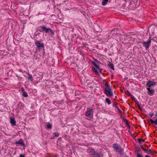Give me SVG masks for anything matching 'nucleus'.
<instances>
[{
	"mask_svg": "<svg viewBox=\"0 0 157 157\" xmlns=\"http://www.w3.org/2000/svg\"><path fill=\"white\" fill-rule=\"evenodd\" d=\"M138 141H139V142L140 143H141V142H145V140L141 138H139L138 139Z\"/></svg>",
	"mask_w": 157,
	"mask_h": 157,
	"instance_id": "obj_25",
	"label": "nucleus"
},
{
	"mask_svg": "<svg viewBox=\"0 0 157 157\" xmlns=\"http://www.w3.org/2000/svg\"><path fill=\"white\" fill-rule=\"evenodd\" d=\"M105 101L109 105H110L111 103L110 100L109 98H106Z\"/></svg>",
	"mask_w": 157,
	"mask_h": 157,
	"instance_id": "obj_21",
	"label": "nucleus"
},
{
	"mask_svg": "<svg viewBox=\"0 0 157 157\" xmlns=\"http://www.w3.org/2000/svg\"><path fill=\"white\" fill-rule=\"evenodd\" d=\"M92 70L97 75L99 74L98 70L96 68L94 67H92Z\"/></svg>",
	"mask_w": 157,
	"mask_h": 157,
	"instance_id": "obj_15",
	"label": "nucleus"
},
{
	"mask_svg": "<svg viewBox=\"0 0 157 157\" xmlns=\"http://www.w3.org/2000/svg\"><path fill=\"white\" fill-rule=\"evenodd\" d=\"M155 30V26L154 25H151L149 27L147 32L150 35L152 36L154 35V32Z\"/></svg>",
	"mask_w": 157,
	"mask_h": 157,
	"instance_id": "obj_6",
	"label": "nucleus"
},
{
	"mask_svg": "<svg viewBox=\"0 0 157 157\" xmlns=\"http://www.w3.org/2000/svg\"><path fill=\"white\" fill-rule=\"evenodd\" d=\"M124 122L125 123H127L128 122V121L127 119H125L124 120Z\"/></svg>",
	"mask_w": 157,
	"mask_h": 157,
	"instance_id": "obj_32",
	"label": "nucleus"
},
{
	"mask_svg": "<svg viewBox=\"0 0 157 157\" xmlns=\"http://www.w3.org/2000/svg\"><path fill=\"white\" fill-rule=\"evenodd\" d=\"M103 155L101 153H99L98 152H97L95 155L93 157H102Z\"/></svg>",
	"mask_w": 157,
	"mask_h": 157,
	"instance_id": "obj_13",
	"label": "nucleus"
},
{
	"mask_svg": "<svg viewBox=\"0 0 157 157\" xmlns=\"http://www.w3.org/2000/svg\"><path fill=\"white\" fill-rule=\"evenodd\" d=\"M136 157H143V156L142 155L140 154L139 153H137V154Z\"/></svg>",
	"mask_w": 157,
	"mask_h": 157,
	"instance_id": "obj_28",
	"label": "nucleus"
},
{
	"mask_svg": "<svg viewBox=\"0 0 157 157\" xmlns=\"http://www.w3.org/2000/svg\"><path fill=\"white\" fill-rule=\"evenodd\" d=\"M151 43V40H149L147 42H144L143 43V45L145 47V48L147 49L149 48Z\"/></svg>",
	"mask_w": 157,
	"mask_h": 157,
	"instance_id": "obj_8",
	"label": "nucleus"
},
{
	"mask_svg": "<svg viewBox=\"0 0 157 157\" xmlns=\"http://www.w3.org/2000/svg\"><path fill=\"white\" fill-rule=\"evenodd\" d=\"M94 61H92V63H95L96 64H99L100 63V62L97 59H94Z\"/></svg>",
	"mask_w": 157,
	"mask_h": 157,
	"instance_id": "obj_22",
	"label": "nucleus"
},
{
	"mask_svg": "<svg viewBox=\"0 0 157 157\" xmlns=\"http://www.w3.org/2000/svg\"><path fill=\"white\" fill-rule=\"evenodd\" d=\"M156 82L152 81H149L147 83L146 85L149 87H150L152 86L155 85Z\"/></svg>",
	"mask_w": 157,
	"mask_h": 157,
	"instance_id": "obj_7",
	"label": "nucleus"
},
{
	"mask_svg": "<svg viewBox=\"0 0 157 157\" xmlns=\"http://www.w3.org/2000/svg\"><path fill=\"white\" fill-rule=\"evenodd\" d=\"M137 106L140 105L139 103H138L137 104Z\"/></svg>",
	"mask_w": 157,
	"mask_h": 157,
	"instance_id": "obj_36",
	"label": "nucleus"
},
{
	"mask_svg": "<svg viewBox=\"0 0 157 157\" xmlns=\"http://www.w3.org/2000/svg\"><path fill=\"white\" fill-rule=\"evenodd\" d=\"M138 108H139V109L141 110V111H142V108L140 106H138Z\"/></svg>",
	"mask_w": 157,
	"mask_h": 157,
	"instance_id": "obj_30",
	"label": "nucleus"
},
{
	"mask_svg": "<svg viewBox=\"0 0 157 157\" xmlns=\"http://www.w3.org/2000/svg\"><path fill=\"white\" fill-rule=\"evenodd\" d=\"M40 28L42 30H39V31L40 32H44L46 33H48L49 32H50L51 33L54 34V33L53 31L50 28H47L46 27H45L44 25H42L40 26Z\"/></svg>",
	"mask_w": 157,
	"mask_h": 157,
	"instance_id": "obj_3",
	"label": "nucleus"
},
{
	"mask_svg": "<svg viewBox=\"0 0 157 157\" xmlns=\"http://www.w3.org/2000/svg\"><path fill=\"white\" fill-rule=\"evenodd\" d=\"M142 149L145 152L147 151V152L149 154H151L154 153L155 152H156L150 149H145L143 147H141Z\"/></svg>",
	"mask_w": 157,
	"mask_h": 157,
	"instance_id": "obj_11",
	"label": "nucleus"
},
{
	"mask_svg": "<svg viewBox=\"0 0 157 157\" xmlns=\"http://www.w3.org/2000/svg\"><path fill=\"white\" fill-rule=\"evenodd\" d=\"M23 92L22 93L23 96H24L25 98L27 97L28 96V95L27 93L24 91V89H23Z\"/></svg>",
	"mask_w": 157,
	"mask_h": 157,
	"instance_id": "obj_18",
	"label": "nucleus"
},
{
	"mask_svg": "<svg viewBox=\"0 0 157 157\" xmlns=\"http://www.w3.org/2000/svg\"><path fill=\"white\" fill-rule=\"evenodd\" d=\"M135 98H134L133 99L134 100V101L135 102V103L136 104H137L139 103L136 100H135Z\"/></svg>",
	"mask_w": 157,
	"mask_h": 157,
	"instance_id": "obj_29",
	"label": "nucleus"
},
{
	"mask_svg": "<svg viewBox=\"0 0 157 157\" xmlns=\"http://www.w3.org/2000/svg\"><path fill=\"white\" fill-rule=\"evenodd\" d=\"M155 116H156L157 115V113H156L155 114Z\"/></svg>",
	"mask_w": 157,
	"mask_h": 157,
	"instance_id": "obj_38",
	"label": "nucleus"
},
{
	"mask_svg": "<svg viewBox=\"0 0 157 157\" xmlns=\"http://www.w3.org/2000/svg\"><path fill=\"white\" fill-rule=\"evenodd\" d=\"M53 134L54 136L57 137L59 136V134L58 132H54Z\"/></svg>",
	"mask_w": 157,
	"mask_h": 157,
	"instance_id": "obj_27",
	"label": "nucleus"
},
{
	"mask_svg": "<svg viewBox=\"0 0 157 157\" xmlns=\"http://www.w3.org/2000/svg\"><path fill=\"white\" fill-rule=\"evenodd\" d=\"M10 122L11 125L13 127L16 125V122L14 118L10 117Z\"/></svg>",
	"mask_w": 157,
	"mask_h": 157,
	"instance_id": "obj_10",
	"label": "nucleus"
},
{
	"mask_svg": "<svg viewBox=\"0 0 157 157\" xmlns=\"http://www.w3.org/2000/svg\"><path fill=\"white\" fill-rule=\"evenodd\" d=\"M145 157H150V156L148 155H145Z\"/></svg>",
	"mask_w": 157,
	"mask_h": 157,
	"instance_id": "obj_35",
	"label": "nucleus"
},
{
	"mask_svg": "<svg viewBox=\"0 0 157 157\" xmlns=\"http://www.w3.org/2000/svg\"><path fill=\"white\" fill-rule=\"evenodd\" d=\"M97 152L95 151L94 149H91L90 150V155H95Z\"/></svg>",
	"mask_w": 157,
	"mask_h": 157,
	"instance_id": "obj_16",
	"label": "nucleus"
},
{
	"mask_svg": "<svg viewBox=\"0 0 157 157\" xmlns=\"http://www.w3.org/2000/svg\"><path fill=\"white\" fill-rule=\"evenodd\" d=\"M153 115H154V113H150L151 117H152V116Z\"/></svg>",
	"mask_w": 157,
	"mask_h": 157,
	"instance_id": "obj_31",
	"label": "nucleus"
},
{
	"mask_svg": "<svg viewBox=\"0 0 157 157\" xmlns=\"http://www.w3.org/2000/svg\"><path fill=\"white\" fill-rule=\"evenodd\" d=\"M109 67L112 70H114V68L113 64L110 63L109 64Z\"/></svg>",
	"mask_w": 157,
	"mask_h": 157,
	"instance_id": "obj_24",
	"label": "nucleus"
},
{
	"mask_svg": "<svg viewBox=\"0 0 157 157\" xmlns=\"http://www.w3.org/2000/svg\"><path fill=\"white\" fill-rule=\"evenodd\" d=\"M145 147H148V146H147V145H145Z\"/></svg>",
	"mask_w": 157,
	"mask_h": 157,
	"instance_id": "obj_39",
	"label": "nucleus"
},
{
	"mask_svg": "<svg viewBox=\"0 0 157 157\" xmlns=\"http://www.w3.org/2000/svg\"><path fill=\"white\" fill-rule=\"evenodd\" d=\"M147 90L148 91L147 92V94L150 96H152L153 95L155 92L154 89H151L149 88H147Z\"/></svg>",
	"mask_w": 157,
	"mask_h": 157,
	"instance_id": "obj_9",
	"label": "nucleus"
},
{
	"mask_svg": "<svg viewBox=\"0 0 157 157\" xmlns=\"http://www.w3.org/2000/svg\"><path fill=\"white\" fill-rule=\"evenodd\" d=\"M47 128L49 129H51L52 128V125L51 124H48L47 126Z\"/></svg>",
	"mask_w": 157,
	"mask_h": 157,
	"instance_id": "obj_26",
	"label": "nucleus"
},
{
	"mask_svg": "<svg viewBox=\"0 0 157 157\" xmlns=\"http://www.w3.org/2000/svg\"><path fill=\"white\" fill-rule=\"evenodd\" d=\"M113 106H115L116 107H117V106H116V104H113Z\"/></svg>",
	"mask_w": 157,
	"mask_h": 157,
	"instance_id": "obj_34",
	"label": "nucleus"
},
{
	"mask_svg": "<svg viewBox=\"0 0 157 157\" xmlns=\"http://www.w3.org/2000/svg\"><path fill=\"white\" fill-rule=\"evenodd\" d=\"M150 121L152 124H155L157 125V119L155 121H154L152 119H150Z\"/></svg>",
	"mask_w": 157,
	"mask_h": 157,
	"instance_id": "obj_17",
	"label": "nucleus"
},
{
	"mask_svg": "<svg viewBox=\"0 0 157 157\" xmlns=\"http://www.w3.org/2000/svg\"><path fill=\"white\" fill-rule=\"evenodd\" d=\"M93 65L98 70H100L101 69L99 65V64H96L95 63H92Z\"/></svg>",
	"mask_w": 157,
	"mask_h": 157,
	"instance_id": "obj_14",
	"label": "nucleus"
},
{
	"mask_svg": "<svg viewBox=\"0 0 157 157\" xmlns=\"http://www.w3.org/2000/svg\"><path fill=\"white\" fill-rule=\"evenodd\" d=\"M20 157H25V156L22 154H21L20 155Z\"/></svg>",
	"mask_w": 157,
	"mask_h": 157,
	"instance_id": "obj_33",
	"label": "nucleus"
},
{
	"mask_svg": "<svg viewBox=\"0 0 157 157\" xmlns=\"http://www.w3.org/2000/svg\"><path fill=\"white\" fill-rule=\"evenodd\" d=\"M105 88L104 90L105 93L109 97H112L113 94V90L112 89L110 85H108L107 83H105Z\"/></svg>",
	"mask_w": 157,
	"mask_h": 157,
	"instance_id": "obj_1",
	"label": "nucleus"
},
{
	"mask_svg": "<svg viewBox=\"0 0 157 157\" xmlns=\"http://www.w3.org/2000/svg\"><path fill=\"white\" fill-rule=\"evenodd\" d=\"M16 144H20L23 146H24L25 144L22 139H20L19 141H17L15 142Z\"/></svg>",
	"mask_w": 157,
	"mask_h": 157,
	"instance_id": "obj_12",
	"label": "nucleus"
},
{
	"mask_svg": "<svg viewBox=\"0 0 157 157\" xmlns=\"http://www.w3.org/2000/svg\"><path fill=\"white\" fill-rule=\"evenodd\" d=\"M35 45L37 47V48L39 50L40 49H44V48L43 43L41 41L36 40L35 41Z\"/></svg>",
	"mask_w": 157,
	"mask_h": 157,
	"instance_id": "obj_5",
	"label": "nucleus"
},
{
	"mask_svg": "<svg viewBox=\"0 0 157 157\" xmlns=\"http://www.w3.org/2000/svg\"><path fill=\"white\" fill-rule=\"evenodd\" d=\"M113 147L116 151L119 152L120 154L123 155L124 154L123 149L119 145L117 144H114L113 145Z\"/></svg>",
	"mask_w": 157,
	"mask_h": 157,
	"instance_id": "obj_2",
	"label": "nucleus"
},
{
	"mask_svg": "<svg viewBox=\"0 0 157 157\" xmlns=\"http://www.w3.org/2000/svg\"><path fill=\"white\" fill-rule=\"evenodd\" d=\"M126 94L129 96L131 97L132 99H134V97L130 93L128 90H127L126 91Z\"/></svg>",
	"mask_w": 157,
	"mask_h": 157,
	"instance_id": "obj_20",
	"label": "nucleus"
},
{
	"mask_svg": "<svg viewBox=\"0 0 157 157\" xmlns=\"http://www.w3.org/2000/svg\"><path fill=\"white\" fill-rule=\"evenodd\" d=\"M137 106L140 105L139 103H138L137 104Z\"/></svg>",
	"mask_w": 157,
	"mask_h": 157,
	"instance_id": "obj_37",
	"label": "nucleus"
},
{
	"mask_svg": "<svg viewBox=\"0 0 157 157\" xmlns=\"http://www.w3.org/2000/svg\"><path fill=\"white\" fill-rule=\"evenodd\" d=\"M28 79L29 80H30L31 81H33V78L31 75H30V74L28 75Z\"/></svg>",
	"mask_w": 157,
	"mask_h": 157,
	"instance_id": "obj_23",
	"label": "nucleus"
},
{
	"mask_svg": "<svg viewBox=\"0 0 157 157\" xmlns=\"http://www.w3.org/2000/svg\"><path fill=\"white\" fill-rule=\"evenodd\" d=\"M93 109L92 108H87V111L86 113L85 116L87 117L90 118L93 116Z\"/></svg>",
	"mask_w": 157,
	"mask_h": 157,
	"instance_id": "obj_4",
	"label": "nucleus"
},
{
	"mask_svg": "<svg viewBox=\"0 0 157 157\" xmlns=\"http://www.w3.org/2000/svg\"><path fill=\"white\" fill-rule=\"evenodd\" d=\"M108 1V0H103L102 2V5L104 6L105 5L107 4Z\"/></svg>",
	"mask_w": 157,
	"mask_h": 157,
	"instance_id": "obj_19",
	"label": "nucleus"
}]
</instances>
